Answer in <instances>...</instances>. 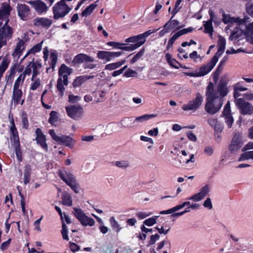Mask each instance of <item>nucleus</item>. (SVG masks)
I'll return each mask as SVG.
<instances>
[{
	"label": "nucleus",
	"mask_w": 253,
	"mask_h": 253,
	"mask_svg": "<svg viewBox=\"0 0 253 253\" xmlns=\"http://www.w3.org/2000/svg\"><path fill=\"white\" fill-rule=\"evenodd\" d=\"M228 90L226 84L220 81L216 89L210 82L206 88V103L205 106L206 111L213 115L217 113L223 105V98L226 96Z\"/></svg>",
	"instance_id": "1"
},
{
	"label": "nucleus",
	"mask_w": 253,
	"mask_h": 253,
	"mask_svg": "<svg viewBox=\"0 0 253 253\" xmlns=\"http://www.w3.org/2000/svg\"><path fill=\"white\" fill-rule=\"evenodd\" d=\"M12 9V7L7 3H2L0 7V20H5L4 24L0 28V39L5 40L6 42L11 37L13 34L12 29L8 25V17Z\"/></svg>",
	"instance_id": "2"
},
{
	"label": "nucleus",
	"mask_w": 253,
	"mask_h": 253,
	"mask_svg": "<svg viewBox=\"0 0 253 253\" xmlns=\"http://www.w3.org/2000/svg\"><path fill=\"white\" fill-rule=\"evenodd\" d=\"M58 175L60 178L76 194L80 192L79 184L75 176L69 170H59Z\"/></svg>",
	"instance_id": "3"
},
{
	"label": "nucleus",
	"mask_w": 253,
	"mask_h": 253,
	"mask_svg": "<svg viewBox=\"0 0 253 253\" xmlns=\"http://www.w3.org/2000/svg\"><path fill=\"white\" fill-rule=\"evenodd\" d=\"M217 61V56H214L209 62L202 66L199 68L198 71L185 73V74L192 77H199L205 76L213 68Z\"/></svg>",
	"instance_id": "4"
},
{
	"label": "nucleus",
	"mask_w": 253,
	"mask_h": 253,
	"mask_svg": "<svg viewBox=\"0 0 253 253\" xmlns=\"http://www.w3.org/2000/svg\"><path fill=\"white\" fill-rule=\"evenodd\" d=\"M52 138L58 144L64 145L69 148H72L75 143L74 140L69 136L62 134L57 135L53 129H50L48 131Z\"/></svg>",
	"instance_id": "5"
},
{
	"label": "nucleus",
	"mask_w": 253,
	"mask_h": 253,
	"mask_svg": "<svg viewBox=\"0 0 253 253\" xmlns=\"http://www.w3.org/2000/svg\"><path fill=\"white\" fill-rule=\"evenodd\" d=\"M70 10L71 8L64 2V0H61L53 7V17L55 19L64 17Z\"/></svg>",
	"instance_id": "6"
},
{
	"label": "nucleus",
	"mask_w": 253,
	"mask_h": 253,
	"mask_svg": "<svg viewBox=\"0 0 253 253\" xmlns=\"http://www.w3.org/2000/svg\"><path fill=\"white\" fill-rule=\"evenodd\" d=\"M74 214L75 216L79 220L81 223L84 226H93L95 223L94 220L87 215L80 208H73Z\"/></svg>",
	"instance_id": "7"
},
{
	"label": "nucleus",
	"mask_w": 253,
	"mask_h": 253,
	"mask_svg": "<svg viewBox=\"0 0 253 253\" xmlns=\"http://www.w3.org/2000/svg\"><path fill=\"white\" fill-rule=\"evenodd\" d=\"M203 97L200 93H197L196 98L189 101L187 103L184 104L182 106V109L184 111H192L193 112L198 110L202 104Z\"/></svg>",
	"instance_id": "8"
},
{
	"label": "nucleus",
	"mask_w": 253,
	"mask_h": 253,
	"mask_svg": "<svg viewBox=\"0 0 253 253\" xmlns=\"http://www.w3.org/2000/svg\"><path fill=\"white\" fill-rule=\"evenodd\" d=\"M17 15L22 21H27L31 19L32 12L30 7L24 3H18L16 6Z\"/></svg>",
	"instance_id": "9"
},
{
	"label": "nucleus",
	"mask_w": 253,
	"mask_h": 253,
	"mask_svg": "<svg viewBox=\"0 0 253 253\" xmlns=\"http://www.w3.org/2000/svg\"><path fill=\"white\" fill-rule=\"evenodd\" d=\"M27 3L31 5L39 14L46 13L49 7L46 3L42 0H28Z\"/></svg>",
	"instance_id": "10"
},
{
	"label": "nucleus",
	"mask_w": 253,
	"mask_h": 253,
	"mask_svg": "<svg viewBox=\"0 0 253 253\" xmlns=\"http://www.w3.org/2000/svg\"><path fill=\"white\" fill-rule=\"evenodd\" d=\"M66 111L68 115L74 120H79L82 116L84 110L80 105H70L66 107Z\"/></svg>",
	"instance_id": "11"
},
{
	"label": "nucleus",
	"mask_w": 253,
	"mask_h": 253,
	"mask_svg": "<svg viewBox=\"0 0 253 253\" xmlns=\"http://www.w3.org/2000/svg\"><path fill=\"white\" fill-rule=\"evenodd\" d=\"M237 106L240 109V113L243 115H251L253 113V106L251 103L246 102L242 98L235 100Z\"/></svg>",
	"instance_id": "12"
},
{
	"label": "nucleus",
	"mask_w": 253,
	"mask_h": 253,
	"mask_svg": "<svg viewBox=\"0 0 253 253\" xmlns=\"http://www.w3.org/2000/svg\"><path fill=\"white\" fill-rule=\"evenodd\" d=\"M211 191L210 186L207 184L202 187L199 192L192 196L189 197L188 200H192L195 202H199L203 200Z\"/></svg>",
	"instance_id": "13"
},
{
	"label": "nucleus",
	"mask_w": 253,
	"mask_h": 253,
	"mask_svg": "<svg viewBox=\"0 0 253 253\" xmlns=\"http://www.w3.org/2000/svg\"><path fill=\"white\" fill-rule=\"evenodd\" d=\"M242 135L239 132L236 133L229 147V150L231 153H234L240 149L243 143L241 141Z\"/></svg>",
	"instance_id": "14"
},
{
	"label": "nucleus",
	"mask_w": 253,
	"mask_h": 253,
	"mask_svg": "<svg viewBox=\"0 0 253 253\" xmlns=\"http://www.w3.org/2000/svg\"><path fill=\"white\" fill-rule=\"evenodd\" d=\"M94 59L87 54L80 53L76 55L72 61V63L74 65L84 63L85 62H94Z\"/></svg>",
	"instance_id": "15"
},
{
	"label": "nucleus",
	"mask_w": 253,
	"mask_h": 253,
	"mask_svg": "<svg viewBox=\"0 0 253 253\" xmlns=\"http://www.w3.org/2000/svg\"><path fill=\"white\" fill-rule=\"evenodd\" d=\"M36 140L37 143L40 144L42 148L47 152L48 150V146L46 143L45 136L43 134L42 130L40 128H37L36 129Z\"/></svg>",
	"instance_id": "16"
},
{
	"label": "nucleus",
	"mask_w": 253,
	"mask_h": 253,
	"mask_svg": "<svg viewBox=\"0 0 253 253\" xmlns=\"http://www.w3.org/2000/svg\"><path fill=\"white\" fill-rule=\"evenodd\" d=\"M72 69L68 67L64 64L61 65L59 69L58 76L63 77L65 84H68V76L72 73Z\"/></svg>",
	"instance_id": "17"
},
{
	"label": "nucleus",
	"mask_w": 253,
	"mask_h": 253,
	"mask_svg": "<svg viewBox=\"0 0 253 253\" xmlns=\"http://www.w3.org/2000/svg\"><path fill=\"white\" fill-rule=\"evenodd\" d=\"M56 211L58 212L62 220V230L61 234L64 240L68 241L69 240L68 236V228L64 222L63 221L62 212L60 208L57 206L55 207Z\"/></svg>",
	"instance_id": "18"
},
{
	"label": "nucleus",
	"mask_w": 253,
	"mask_h": 253,
	"mask_svg": "<svg viewBox=\"0 0 253 253\" xmlns=\"http://www.w3.org/2000/svg\"><path fill=\"white\" fill-rule=\"evenodd\" d=\"M208 124L213 127L215 132H221L223 129L222 125L218 121L216 118H210L207 120Z\"/></svg>",
	"instance_id": "19"
},
{
	"label": "nucleus",
	"mask_w": 253,
	"mask_h": 253,
	"mask_svg": "<svg viewBox=\"0 0 253 253\" xmlns=\"http://www.w3.org/2000/svg\"><path fill=\"white\" fill-rule=\"evenodd\" d=\"M34 24L37 26L48 28L52 23V20L45 17L37 18L34 19Z\"/></svg>",
	"instance_id": "20"
},
{
	"label": "nucleus",
	"mask_w": 253,
	"mask_h": 253,
	"mask_svg": "<svg viewBox=\"0 0 253 253\" xmlns=\"http://www.w3.org/2000/svg\"><path fill=\"white\" fill-rule=\"evenodd\" d=\"M222 21L225 24L227 23H238L239 24H243L245 22V20L244 19H241L239 17H231L229 15H226L225 14H223V18Z\"/></svg>",
	"instance_id": "21"
},
{
	"label": "nucleus",
	"mask_w": 253,
	"mask_h": 253,
	"mask_svg": "<svg viewBox=\"0 0 253 253\" xmlns=\"http://www.w3.org/2000/svg\"><path fill=\"white\" fill-rule=\"evenodd\" d=\"M244 35L246 41L253 44V22L250 23L246 26Z\"/></svg>",
	"instance_id": "22"
},
{
	"label": "nucleus",
	"mask_w": 253,
	"mask_h": 253,
	"mask_svg": "<svg viewBox=\"0 0 253 253\" xmlns=\"http://www.w3.org/2000/svg\"><path fill=\"white\" fill-rule=\"evenodd\" d=\"M225 45H226L225 39L220 36H219L218 40V43H217L218 50L214 55V56H217V60H218L219 57L223 53L225 48Z\"/></svg>",
	"instance_id": "23"
},
{
	"label": "nucleus",
	"mask_w": 253,
	"mask_h": 253,
	"mask_svg": "<svg viewBox=\"0 0 253 253\" xmlns=\"http://www.w3.org/2000/svg\"><path fill=\"white\" fill-rule=\"evenodd\" d=\"M94 76H81L77 77L74 80L73 82V86L76 88L80 86L83 84L88 80L93 79Z\"/></svg>",
	"instance_id": "24"
},
{
	"label": "nucleus",
	"mask_w": 253,
	"mask_h": 253,
	"mask_svg": "<svg viewBox=\"0 0 253 253\" xmlns=\"http://www.w3.org/2000/svg\"><path fill=\"white\" fill-rule=\"evenodd\" d=\"M18 41H19L16 44L15 50L12 53V55L17 58L19 57L21 52L25 48V42L23 40L20 39H18Z\"/></svg>",
	"instance_id": "25"
},
{
	"label": "nucleus",
	"mask_w": 253,
	"mask_h": 253,
	"mask_svg": "<svg viewBox=\"0 0 253 253\" xmlns=\"http://www.w3.org/2000/svg\"><path fill=\"white\" fill-rule=\"evenodd\" d=\"M31 66L33 71L32 80L35 79L39 74H40V70L42 68V63L39 61L35 62H31Z\"/></svg>",
	"instance_id": "26"
},
{
	"label": "nucleus",
	"mask_w": 253,
	"mask_h": 253,
	"mask_svg": "<svg viewBox=\"0 0 253 253\" xmlns=\"http://www.w3.org/2000/svg\"><path fill=\"white\" fill-rule=\"evenodd\" d=\"M62 204L63 205L71 207L73 204L71 195L66 191L62 193L61 195Z\"/></svg>",
	"instance_id": "27"
},
{
	"label": "nucleus",
	"mask_w": 253,
	"mask_h": 253,
	"mask_svg": "<svg viewBox=\"0 0 253 253\" xmlns=\"http://www.w3.org/2000/svg\"><path fill=\"white\" fill-rule=\"evenodd\" d=\"M22 94V90H13L12 101L15 105H17L20 102Z\"/></svg>",
	"instance_id": "28"
},
{
	"label": "nucleus",
	"mask_w": 253,
	"mask_h": 253,
	"mask_svg": "<svg viewBox=\"0 0 253 253\" xmlns=\"http://www.w3.org/2000/svg\"><path fill=\"white\" fill-rule=\"evenodd\" d=\"M11 126H10V132L11 133L12 139L13 140L14 143H19V139L18 134V131L15 126L13 120L11 122Z\"/></svg>",
	"instance_id": "29"
},
{
	"label": "nucleus",
	"mask_w": 253,
	"mask_h": 253,
	"mask_svg": "<svg viewBox=\"0 0 253 253\" xmlns=\"http://www.w3.org/2000/svg\"><path fill=\"white\" fill-rule=\"evenodd\" d=\"M125 62L126 60H122L120 61L107 64L105 66V70L112 71L117 69L120 67L121 66H122L123 65H124Z\"/></svg>",
	"instance_id": "30"
},
{
	"label": "nucleus",
	"mask_w": 253,
	"mask_h": 253,
	"mask_svg": "<svg viewBox=\"0 0 253 253\" xmlns=\"http://www.w3.org/2000/svg\"><path fill=\"white\" fill-rule=\"evenodd\" d=\"M32 169L30 165H26L24 167V183L26 185L30 181Z\"/></svg>",
	"instance_id": "31"
},
{
	"label": "nucleus",
	"mask_w": 253,
	"mask_h": 253,
	"mask_svg": "<svg viewBox=\"0 0 253 253\" xmlns=\"http://www.w3.org/2000/svg\"><path fill=\"white\" fill-rule=\"evenodd\" d=\"M68 84H65L64 80L63 81V77L59 76L57 82L56 87L57 90L60 92V95L62 96L65 91L64 85H67Z\"/></svg>",
	"instance_id": "32"
},
{
	"label": "nucleus",
	"mask_w": 253,
	"mask_h": 253,
	"mask_svg": "<svg viewBox=\"0 0 253 253\" xmlns=\"http://www.w3.org/2000/svg\"><path fill=\"white\" fill-rule=\"evenodd\" d=\"M112 164L119 168L125 169L130 167V162L127 160L114 162Z\"/></svg>",
	"instance_id": "33"
},
{
	"label": "nucleus",
	"mask_w": 253,
	"mask_h": 253,
	"mask_svg": "<svg viewBox=\"0 0 253 253\" xmlns=\"http://www.w3.org/2000/svg\"><path fill=\"white\" fill-rule=\"evenodd\" d=\"M50 59L51 60L50 67L54 69L57 61V53L55 50H51L50 52Z\"/></svg>",
	"instance_id": "34"
},
{
	"label": "nucleus",
	"mask_w": 253,
	"mask_h": 253,
	"mask_svg": "<svg viewBox=\"0 0 253 253\" xmlns=\"http://www.w3.org/2000/svg\"><path fill=\"white\" fill-rule=\"evenodd\" d=\"M43 41H42L41 42L37 43L34 45L32 48H31L28 52L26 53L25 57H27L29 54L32 53L35 54L36 53L40 52L42 48V43Z\"/></svg>",
	"instance_id": "35"
},
{
	"label": "nucleus",
	"mask_w": 253,
	"mask_h": 253,
	"mask_svg": "<svg viewBox=\"0 0 253 253\" xmlns=\"http://www.w3.org/2000/svg\"><path fill=\"white\" fill-rule=\"evenodd\" d=\"M97 57L105 61L106 62H109V51L104 50L98 51L97 53Z\"/></svg>",
	"instance_id": "36"
},
{
	"label": "nucleus",
	"mask_w": 253,
	"mask_h": 253,
	"mask_svg": "<svg viewBox=\"0 0 253 253\" xmlns=\"http://www.w3.org/2000/svg\"><path fill=\"white\" fill-rule=\"evenodd\" d=\"M24 80V75H20L14 83L13 90H21L20 87L23 84Z\"/></svg>",
	"instance_id": "37"
},
{
	"label": "nucleus",
	"mask_w": 253,
	"mask_h": 253,
	"mask_svg": "<svg viewBox=\"0 0 253 253\" xmlns=\"http://www.w3.org/2000/svg\"><path fill=\"white\" fill-rule=\"evenodd\" d=\"M166 58L168 63L172 67L178 69V65L179 63L174 59L171 57V56L169 53L166 54Z\"/></svg>",
	"instance_id": "38"
},
{
	"label": "nucleus",
	"mask_w": 253,
	"mask_h": 253,
	"mask_svg": "<svg viewBox=\"0 0 253 253\" xmlns=\"http://www.w3.org/2000/svg\"><path fill=\"white\" fill-rule=\"evenodd\" d=\"M249 159H253V151H246L244 153H242L238 161H243Z\"/></svg>",
	"instance_id": "39"
},
{
	"label": "nucleus",
	"mask_w": 253,
	"mask_h": 253,
	"mask_svg": "<svg viewBox=\"0 0 253 253\" xmlns=\"http://www.w3.org/2000/svg\"><path fill=\"white\" fill-rule=\"evenodd\" d=\"M179 23L178 21L175 20H172L170 19L164 26L165 29L169 30L174 29L176 28Z\"/></svg>",
	"instance_id": "40"
},
{
	"label": "nucleus",
	"mask_w": 253,
	"mask_h": 253,
	"mask_svg": "<svg viewBox=\"0 0 253 253\" xmlns=\"http://www.w3.org/2000/svg\"><path fill=\"white\" fill-rule=\"evenodd\" d=\"M110 222L111 227L115 230V231L119 232L122 229V228L114 216H112L110 218Z\"/></svg>",
	"instance_id": "41"
},
{
	"label": "nucleus",
	"mask_w": 253,
	"mask_h": 253,
	"mask_svg": "<svg viewBox=\"0 0 253 253\" xmlns=\"http://www.w3.org/2000/svg\"><path fill=\"white\" fill-rule=\"evenodd\" d=\"M140 46H141V45L139 43L130 44L127 46H126L125 44L122 43V48L121 49L125 51H130L135 50V49L139 47Z\"/></svg>",
	"instance_id": "42"
},
{
	"label": "nucleus",
	"mask_w": 253,
	"mask_h": 253,
	"mask_svg": "<svg viewBox=\"0 0 253 253\" xmlns=\"http://www.w3.org/2000/svg\"><path fill=\"white\" fill-rule=\"evenodd\" d=\"M97 5L95 4H91L87 7L82 13L83 17H86L90 15L96 7Z\"/></svg>",
	"instance_id": "43"
},
{
	"label": "nucleus",
	"mask_w": 253,
	"mask_h": 253,
	"mask_svg": "<svg viewBox=\"0 0 253 253\" xmlns=\"http://www.w3.org/2000/svg\"><path fill=\"white\" fill-rule=\"evenodd\" d=\"M205 32L212 35L213 32V27L212 21L208 20L204 24Z\"/></svg>",
	"instance_id": "44"
},
{
	"label": "nucleus",
	"mask_w": 253,
	"mask_h": 253,
	"mask_svg": "<svg viewBox=\"0 0 253 253\" xmlns=\"http://www.w3.org/2000/svg\"><path fill=\"white\" fill-rule=\"evenodd\" d=\"M159 29H156L155 30H149L141 34H140V36L141 37V38H142V42H140V45L141 46L142 44H143L145 41H146V39L147 37H148L149 35H150L151 34L156 32Z\"/></svg>",
	"instance_id": "45"
},
{
	"label": "nucleus",
	"mask_w": 253,
	"mask_h": 253,
	"mask_svg": "<svg viewBox=\"0 0 253 253\" xmlns=\"http://www.w3.org/2000/svg\"><path fill=\"white\" fill-rule=\"evenodd\" d=\"M155 117H156V115H154V114H150V115L145 114L141 116L136 117L134 121L143 122H144L148 120H149L151 118H154Z\"/></svg>",
	"instance_id": "46"
},
{
	"label": "nucleus",
	"mask_w": 253,
	"mask_h": 253,
	"mask_svg": "<svg viewBox=\"0 0 253 253\" xmlns=\"http://www.w3.org/2000/svg\"><path fill=\"white\" fill-rule=\"evenodd\" d=\"M142 38H141L140 35L136 36L129 37L126 40V42H134V43H139L142 42Z\"/></svg>",
	"instance_id": "47"
},
{
	"label": "nucleus",
	"mask_w": 253,
	"mask_h": 253,
	"mask_svg": "<svg viewBox=\"0 0 253 253\" xmlns=\"http://www.w3.org/2000/svg\"><path fill=\"white\" fill-rule=\"evenodd\" d=\"M120 124L123 127H129L132 125V119L130 118H125L120 122Z\"/></svg>",
	"instance_id": "48"
},
{
	"label": "nucleus",
	"mask_w": 253,
	"mask_h": 253,
	"mask_svg": "<svg viewBox=\"0 0 253 253\" xmlns=\"http://www.w3.org/2000/svg\"><path fill=\"white\" fill-rule=\"evenodd\" d=\"M32 83L30 84V88L31 90H35L41 85V80L39 78L31 79Z\"/></svg>",
	"instance_id": "49"
},
{
	"label": "nucleus",
	"mask_w": 253,
	"mask_h": 253,
	"mask_svg": "<svg viewBox=\"0 0 253 253\" xmlns=\"http://www.w3.org/2000/svg\"><path fill=\"white\" fill-rule=\"evenodd\" d=\"M158 217L157 216H155L146 219L143 221V224L148 226H151L156 223Z\"/></svg>",
	"instance_id": "50"
},
{
	"label": "nucleus",
	"mask_w": 253,
	"mask_h": 253,
	"mask_svg": "<svg viewBox=\"0 0 253 253\" xmlns=\"http://www.w3.org/2000/svg\"><path fill=\"white\" fill-rule=\"evenodd\" d=\"M228 56H225L220 61V63L219 65H218V67L216 70L215 73H220L221 72L223 67L225 65V63L228 60Z\"/></svg>",
	"instance_id": "51"
},
{
	"label": "nucleus",
	"mask_w": 253,
	"mask_h": 253,
	"mask_svg": "<svg viewBox=\"0 0 253 253\" xmlns=\"http://www.w3.org/2000/svg\"><path fill=\"white\" fill-rule=\"evenodd\" d=\"M144 48H142L130 60L131 64H134L144 54Z\"/></svg>",
	"instance_id": "52"
},
{
	"label": "nucleus",
	"mask_w": 253,
	"mask_h": 253,
	"mask_svg": "<svg viewBox=\"0 0 253 253\" xmlns=\"http://www.w3.org/2000/svg\"><path fill=\"white\" fill-rule=\"evenodd\" d=\"M15 153L17 156V158L19 162H21L22 160V151L20 149V144L16 143L14 144Z\"/></svg>",
	"instance_id": "53"
},
{
	"label": "nucleus",
	"mask_w": 253,
	"mask_h": 253,
	"mask_svg": "<svg viewBox=\"0 0 253 253\" xmlns=\"http://www.w3.org/2000/svg\"><path fill=\"white\" fill-rule=\"evenodd\" d=\"M9 63V61L6 57H4L0 65V71L4 72L7 68Z\"/></svg>",
	"instance_id": "54"
},
{
	"label": "nucleus",
	"mask_w": 253,
	"mask_h": 253,
	"mask_svg": "<svg viewBox=\"0 0 253 253\" xmlns=\"http://www.w3.org/2000/svg\"><path fill=\"white\" fill-rule=\"evenodd\" d=\"M57 112L52 111L50 113V117L48 120V122L51 124H54L55 122H57L58 117H57Z\"/></svg>",
	"instance_id": "55"
},
{
	"label": "nucleus",
	"mask_w": 253,
	"mask_h": 253,
	"mask_svg": "<svg viewBox=\"0 0 253 253\" xmlns=\"http://www.w3.org/2000/svg\"><path fill=\"white\" fill-rule=\"evenodd\" d=\"M123 53V52L122 51H109V61L113 60L115 58L120 57L122 55Z\"/></svg>",
	"instance_id": "56"
},
{
	"label": "nucleus",
	"mask_w": 253,
	"mask_h": 253,
	"mask_svg": "<svg viewBox=\"0 0 253 253\" xmlns=\"http://www.w3.org/2000/svg\"><path fill=\"white\" fill-rule=\"evenodd\" d=\"M193 30V28L192 27H189L187 28L183 29L180 31H179L177 33H175V34L177 36V37L179 38V37L186 34L188 33H190L192 32Z\"/></svg>",
	"instance_id": "57"
},
{
	"label": "nucleus",
	"mask_w": 253,
	"mask_h": 253,
	"mask_svg": "<svg viewBox=\"0 0 253 253\" xmlns=\"http://www.w3.org/2000/svg\"><path fill=\"white\" fill-rule=\"evenodd\" d=\"M225 119V123L227 126L228 128H231L232 126V124L234 122V119L232 115H228L226 117H224Z\"/></svg>",
	"instance_id": "58"
},
{
	"label": "nucleus",
	"mask_w": 253,
	"mask_h": 253,
	"mask_svg": "<svg viewBox=\"0 0 253 253\" xmlns=\"http://www.w3.org/2000/svg\"><path fill=\"white\" fill-rule=\"evenodd\" d=\"M19 195L21 198L20 200V204L21 206L22 211L24 214H26V209H25V198L23 195L21 193V192L19 191Z\"/></svg>",
	"instance_id": "59"
},
{
	"label": "nucleus",
	"mask_w": 253,
	"mask_h": 253,
	"mask_svg": "<svg viewBox=\"0 0 253 253\" xmlns=\"http://www.w3.org/2000/svg\"><path fill=\"white\" fill-rule=\"evenodd\" d=\"M245 8L246 12L253 18V3H247Z\"/></svg>",
	"instance_id": "60"
},
{
	"label": "nucleus",
	"mask_w": 253,
	"mask_h": 253,
	"mask_svg": "<svg viewBox=\"0 0 253 253\" xmlns=\"http://www.w3.org/2000/svg\"><path fill=\"white\" fill-rule=\"evenodd\" d=\"M22 128L24 129H28L29 127L28 121L27 116L25 114H23L22 116Z\"/></svg>",
	"instance_id": "61"
},
{
	"label": "nucleus",
	"mask_w": 253,
	"mask_h": 253,
	"mask_svg": "<svg viewBox=\"0 0 253 253\" xmlns=\"http://www.w3.org/2000/svg\"><path fill=\"white\" fill-rule=\"evenodd\" d=\"M136 74V72L132 69H127L124 74V76L126 78L133 77Z\"/></svg>",
	"instance_id": "62"
},
{
	"label": "nucleus",
	"mask_w": 253,
	"mask_h": 253,
	"mask_svg": "<svg viewBox=\"0 0 253 253\" xmlns=\"http://www.w3.org/2000/svg\"><path fill=\"white\" fill-rule=\"evenodd\" d=\"M203 206L205 208L209 210L212 209V205L211 199L210 198H207L203 203Z\"/></svg>",
	"instance_id": "63"
},
{
	"label": "nucleus",
	"mask_w": 253,
	"mask_h": 253,
	"mask_svg": "<svg viewBox=\"0 0 253 253\" xmlns=\"http://www.w3.org/2000/svg\"><path fill=\"white\" fill-rule=\"evenodd\" d=\"M204 154L208 156H211L213 153V149L211 146H206L204 151Z\"/></svg>",
	"instance_id": "64"
}]
</instances>
